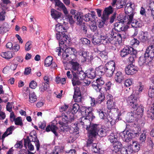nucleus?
<instances>
[{
	"mask_svg": "<svg viewBox=\"0 0 154 154\" xmlns=\"http://www.w3.org/2000/svg\"><path fill=\"white\" fill-rule=\"evenodd\" d=\"M97 34L98 35H99V37H100L101 42L102 40H103V42L104 41L105 42H104L105 43H107L108 42L107 41L108 38H107V36L106 35H105L103 32L101 33H100V32H98Z\"/></svg>",
	"mask_w": 154,
	"mask_h": 154,
	"instance_id": "nucleus-39",
	"label": "nucleus"
},
{
	"mask_svg": "<svg viewBox=\"0 0 154 154\" xmlns=\"http://www.w3.org/2000/svg\"><path fill=\"white\" fill-rule=\"evenodd\" d=\"M121 136L122 140L125 142H128L130 139L133 137L134 135L130 131H124L122 133Z\"/></svg>",
	"mask_w": 154,
	"mask_h": 154,
	"instance_id": "nucleus-10",
	"label": "nucleus"
},
{
	"mask_svg": "<svg viewBox=\"0 0 154 154\" xmlns=\"http://www.w3.org/2000/svg\"><path fill=\"white\" fill-rule=\"evenodd\" d=\"M75 50L72 48H68L66 49L65 51L66 53L70 55V57H75L74 53Z\"/></svg>",
	"mask_w": 154,
	"mask_h": 154,
	"instance_id": "nucleus-26",
	"label": "nucleus"
},
{
	"mask_svg": "<svg viewBox=\"0 0 154 154\" xmlns=\"http://www.w3.org/2000/svg\"><path fill=\"white\" fill-rule=\"evenodd\" d=\"M100 127V125H99L92 123L88 128H86V129L88 131V137H95L97 134V132Z\"/></svg>",
	"mask_w": 154,
	"mask_h": 154,
	"instance_id": "nucleus-6",
	"label": "nucleus"
},
{
	"mask_svg": "<svg viewBox=\"0 0 154 154\" xmlns=\"http://www.w3.org/2000/svg\"><path fill=\"white\" fill-rule=\"evenodd\" d=\"M82 57L84 58L83 60H82L83 62H85L87 60L88 56V52L85 51H82L80 53ZM83 60V59H82Z\"/></svg>",
	"mask_w": 154,
	"mask_h": 154,
	"instance_id": "nucleus-55",
	"label": "nucleus"
},
{
	"mask_svg": "<svg viewBox=\"0 0 154 154\" xmlns=\"http://www.w3.org/2000/svg\"><path fill=\"white\" fill-rule=\"evenodd\" d=\"M97 71L98 74L102 75L105 74V66L104 67L103 66H100L97 68Z\"/></svg>",
	"mask_w": 154,
	"mask_h": 154,
	"instance_id": "nucleus-37",
	"label": "nucleus"
},
{
	"mask_svg": "<svg viewBox=\"0 0 154 154\" xmlns=\"http://www.w3.org/2000/svg\"><path fill=\"white\" fill-rule=\"evenodd\" d=\"M78 74V77L80 80H83L84 79L86 76H87L86 74L82 70H80L76 72Z\"/></svg>",
	"mask_w": 154,
	"mask_h": 154,
	"instance_id": "nucleus-35",
	"label": "nucleus"
},
{
	"mask_svg": "<svg viewBox=\"0 0 154 154\" xmlns=\"http://www.w3.org/2000/svg\"><path fill=\"white\" fill-rule=\"evenodd\" d=\"M108 40L109 42L112 44H115L116 42L118 40V39H120V43H121L122 41L121 35L120 34H117L114 33V32L112 31L110 35L109 36Z\"/></svg>",
	"mask_w": 154,
	"mask_h": 154,
	"instance_id": "nucleus-9",
	"label": "nucleus"
},
{
	"mask_svg": "<svg viewBox=\"0 0 154 154\" xmlns=\"http://www.w3.org/2000/svg\"><path fill=\"white\" fill-rule=\"evenodd\" d=\"M115 80L116 82L119 83H121L124 80L121 72L119 71L116 73L115 77Z\"/></svg>",
	"mask_w": 154,
	"mask_h": 154,
	"instance_id": "nucleus-20",
	"label": "nucleus"
},
{
	"mask_svg": "<svg viewBox=\"0 0 154 154\" xmlns=\"http://www.w3.org/2000/svg\"><path fill=\"white\" fill-rule=\"evenodd\" d=\"M72 84L73 86L77 85H78L81 84V82L79 81V78L78 74L76 72L72 70Z\"/></svg>",
	"mask_w": 154,
	"mask_h": 154,
	"instance_id": "nucleus-12",
	"label": "nucleus"
},
{
	"mask_svg": "<svg viewBox=\"0 0 154 154\" xmlns=\"http://www.w3.org/2000/svg\"><path fill=\"white\" fill-rule=\"evenodd\" d=\"M128 16H123L122 17L121 19H120V20H119V21L120 22H121L122 23H126L127 22V24H128L129 26V27H130L131 26V27H133L131 26V24H129L128 23V22L129 21V17L128 18Z\"/></svg>",
	"mask_w": 154,
	"mask_h": 154,
	"instance_id": "nucleus-34",
	"label": "nucleus"
},
{
	"mask_svg": "<svg viewBox=\"0 0 154 154\" xmlns=\"http://www.w3.org/2000/svg\"><path fill=\"white\" fill-rule=\"evenodd\" d=\"M99 35H98L97 36L96 35L95 36H94V37L92 39V42L95 44V45H97L99 44L101 42V40L100 38V37H99Z\"/></svg>",
	"mask_w": 154,
	"mask_h": 154,
	"instance_id": "nucleus-40",
	"label": "nucleus"
},
{
	"mask_svg": "<svg viewBox=\"0 0 154 154\" xmlns=\"http://www.w3.org/2000/svg\"><path fill=\"white\" fill-rule=\"evenodd\" d=\"M62 57L63 59L66 60V61L71 60L72 57H70V55L64 52L62 54Z\"/></svg>",
	"mask_w": 154,
	"mask_h": 154,
	"instance_id": "nucleus-47",
	"label": "nucleus"
},
{
	"mask_svg": "<svg viewBox=\"0 0 154 154\" xmlns=\"http://www.w3.org/2000/svg\"><path fill=\"white\" fill-rule=\"evenodd\" d=\"M90 28L91 30L93 32L95 31L97 29L96 23L94 22L91 23L90 25Z\"/></svg>",
	"mask_w": 154,
	"mask_h": 154,
	"instance_id": "nucleus-52",
	"label": "nucleus"
},
{
	"mask_svg": "<svg viewBox=\"0 0 154 154\" xmlns=\"http://www.w3.org/2000/svg\"><path fill=\"white\" fill-rule=\"evenodd\" d=\"M92 86L94 89L95 90L97 91H100L101 89L100 86L97 85V83H96V84H92Z\"/></svg>",
	"mask_w": 154,
	"mask_h": 154,
	"instance_id": "nucleus-63",
	"label": "nucleus"
},
{
	"mask_svg": "<svg viewBox=\"0 0 154 154\" xmlns=\"http://www.w3.org/2000/svg\"><path fill=\"white\" fill-rule=\"evenodd\" d=\"M134 50L132 47H126L123 48L120 52V55L122 57H125L128 54H130V56L128 59L129 61L132 63L134 61L135 54L134 53Z\"/></svg>",
	"mask_w": 154,
	"mask_h": 154,
	"instance_id": "nucleus-4",
	"label": "nucleus"
},
{
	"mask_svg": "<svg viewBox=\"0 0 154 154\" xmlns=\"http://www.w3.org/2000/svg\"><path fill=\"white\" fill-rule=\"evenodd\" d=\"M147 116L148 117L152 120L154 119V112H152L150 111H147Z\"/></svg>",
	"mask_w": 154,
	"mask_h": 154,
	"instance_id": "nucleus-59",
	"label": "nucleus"
},
{
	"mask_svg": "<svg viewBox=\"0 0 154 154\" xmlns=\"http://www.w3.org/2000/svg\"><path fill=\"white\" fill-rule=\"evenodd\" d=\"M51 15L55 19L61 17V13L54 9H51Z\"/></svg>",
	"mask_w": 154,
	"mask_h": 154,
	"instance_id": "nucleus-24",
	"label": "nucleus"
},
{
	"mask_svg": "<svg viewBox=\"0 0 154 154\" xmlns=\"http://www.w3.org/2000/svg\"><path fill=\"white\" fill-rule=\"evenodd\" d=\"M154 57V52L148 51L146 50L145 53L144 54V57L145 58L149 60V58L152 59Z\"/></svg>",
	"mask_w": 154,
	"mask_h": 154,
	"instance_id": "nucleus-27",
	"label": "nucleus"
},
{
	"mask_svg": "<svg viewBox=\"0 0 154 154\" xmlns=\"http://www.w3.org/2000/svg\"><path fill=\"white\" fill-rule=\"evenodd\" d=\"M63 121L64 123L67 124L71 123L74 120V115L70 112L63 113L62 114Z\"/></svg>",
	"mask_w": 154,
	"mask_h": 154,
	"instance_id": "nucleus-8",
	"label": "nucleus"
},
{
	"mask_svg": "<svg viewBox=\"0 0 154 154\" xmlns=\"http://www.w3.org/2000/svg\"><path fill=\"white\" fill-rule=\"evenodd\" d=\"M149 9H148V10H149L151 11V14L152 16L153 19H154V2H152L150 4L149 7Z\"/></svg>",
	"mask_w": 154,
	"mask_h": 154,
	"instance_id": "nucleus-49",
	"label": "nucleus"
},
{
	"mask_svg": "<svg viewBox=\"0 0 154 154\" xmlns=\"http://www.w3.org/2000/svg\"><path fill=\"white\" fill-rule=\"evenodd\" d=\"M99 54L102 58L104 60H106L107 58V53L105 51H100Z\"/></svg>",
	"mask_w": 154,
	"mask_h": 154,
	"instance_id": "nucleus-53",
	"label": "nucleus"
},
{
	"mask_svg": "<svg viewBox=\"0 0 154 154\" xmlns=\"http://www.w3.org/2000/svg\"><path fill=\"white\" fill-rule=\"evenodd\" d=\"M134 95L132 94L128 97V103L132 107V108L134 109V103L135 102Z\"/></svg>",
	"mask_w": 154,
	"mask_h": 154,
	"instance_id": "nucleus-32",
	"label": "nucleus"
},
{
	"mask_svg": "<svg viewBox=\"0 0 154 154\" xmlns=\"http://www.w3.org/2000/svg\"><path fill=\"white\" fill-rule=\"evenodd\" d=\"M53 58L51 56H48L45 59L44 62L45 65L46 66H49L52 64Z\"/></svg>",
	"mask_w": 154,
	"mask_h": 154,
	"instance_id": "nucleus-31",
	"label": "nucleus"
},
{
	"mask_svg": "<svg viewBox=\"0 0 154 154\" xmlns=\"http://www.w3.org/2000/svg\"><path fill=\"white\" fill-rule=\"evenodd\" d=\"M75 59L71 58V60L69 61L72 65V71L76 72L81 70V68L79 67V64L77 62H75Z\"/></svg>",
	"mask_w": 154,
	"mask_h": 154,
	"instance_id": "nucleus-14",
	"label": "nucleus"
},
{
	"mask_svg": "<svg viewBox=\"0 0 154 154\" xmlns=\"http://www.w3.org/2000/svg\"><path fill=\"white\" fill-rule=\"evenodd\" d=\"M57 1H58V3L57 2V6L62 9L63 12L65 15H69V14H68V12L64 4L61 1L59 2L58 0Z\"/></svg>",
	"mask_w": 154,
	"mask_h": 154,
	"instance_id": "nucleus-25",
	"label": "nucleus"
},
{
	"mask_svg": "<svg viewBox=\"0 0 154 154\" xmlns=\"http://www.w3.org/2000/svg\"><path fill=\"white\" fill-rule=\"evenodd\" d=\"M109 139L110 140V141L111 143H114L117 140V139L116 137H115L113 134H111L109 136Z\"/></svg>",
	"mask_w": 154,
	"mask_h": 154,
	"instance_id": "nucleus-54",
	"label": "nucleus"
},
{
	"mask_svg": "<svg viewBox=\"0 0 154 154\" xmlns=\"http://www.w3.org/2000/svg\"><path fill=\"white\" fill-rule=\"evenodd\" d=\"M37 99V97L34 92L29 93V102L31 103H34Z\"/></svg>",
	"mask_w": 154,
	"mask_h": 154,
	"instance_id": "nucleus-33",
	"label": "nucleus"
},
{
	"mask_svg": "<svg viewBox=\"0 0 154 154\" xmlns=\"http://www.w3.org/2000/svg\"><path fill=\"white\" fill-rule=\"evenodd\" d=\"M83 15L81 12H77L76 14L75 15L69 14L65 15V18L71 24H73L76 20L77 24L78 25H81L83 22Z\"/></svg>",
	"mask_w": 154,
	"mask_h": 154,
	"instance_id": "nucleus-3",
	"label": "nucleus"
},
{
	"mask_svg": "<svg viewBox=\"0 0 154 154\" xmlns=\"http://www.w3.org/2000/svg\"><path fill=\"white\" fill-rule=\"evenodd\" d=\"M32 48V42L31 41L27 42L25 44V48L26 51H29Z\"/></svg>",
	"mask_w": 154,
	"mask_h": 154,
	"instance_id": "nucleus-51",
	"label": "nucleus"
},
{
	"mask_svg": "<svg viewBox=\"0 0 154 154\" xmlns=\"http://www.w3.org/2000/svg\"><path fill=\"white\" fill-rule=\"evenodd\" d=\"M55 30L58 33H61V34L66 31L65 27H63L62 25H60L59 24H57L56 25Z\"/></svg>",
	"mask_w": 154,
	"mask_h": 154,
	"instance_id": "nucleus-28",
	"label": "nucleus"
},
{
	"mask_svg": "<svg viewBox=\"0 0 154 154\" xmlns=\"http://www.w3.org/2000/svg\"><path fill=\"white\" fill-rule=\"evenodd\" d=\"M146 135L145 133L142 134L139 138L140 142V143H142L143 142H144L146 140Z\"/></svg>",
	"mask_w": 154,
	"mask_h": 154,
	"instance_id": "nucleus-58",
	"label": "nucleus"
},
{
	"mask_svg": "<svg viewBox=\"0 0 154 154\" xmlns=\"http://www.w3.org/2000/svg\"><path fill=\"white\" fill-rule=\"evenodd\" d=\"M14 129V127L13 126H11L10 127L7 129L6 131L5 132L2 136L1 139L3 141L4 138L7 136L12 133Z\"/></svg>",
	"mask_w": 154,
	"mask_h": 154,
	"instance_id": "nucleus-18",
	"label": "nucleus"
},
{
	"mask_svg": "<svg viewBox=\"0 0 154 154\" xmlns=\"http://www.w3.org/2000/svg\"><path fill=\"white\" fill-rule=\"evenodd\" d=\"M31 133H30V136L32 137V141L34 142L36 147L37 150L38 151L40 147V143L38 140L37 138V136L35 134L31 135Z\"/></svg>",
	"mask_w": 154,
	"mask_h": 154,
	"instance_id": "nucleus-19",
	"label": "nucleus"
},
{
	"mask_svg": "<svg viewBox=\"0 0 154 154\" xmlns=\"http://www.w3.org/2000/svg\"><path fill=\"white\" fill-rule=\"evenodd\" d=\"M105 96L103 94L101 93V94L99 95L97 99V103H101L104 100Z\"/></svg>",
	"mask_w": 154,
	"mask_h": 154,
	"instance_id": "nucleus-50",
	"label": "nucleus"
},
{
	"mask_svg": "<svg viewBox=\"0 0 154 154\" xmlns=\"http://www.w3.org/2000/svg\"><path fill=\"white\" fill-rule=\"evenodd\" d=\"M143 107L141 105L137 107L135 110V117L140 119L143 116Z\"/></svg>",
	"mask_w": 154,
	"mask_h": 154,
	"instance_id": "nucleus-16",
	"label": "nucleus"
},
{
	"mask_svg": "<svg viewBox=\"0 0 154 154\" xmlns=\"http://www.w3.org/2000/svg\"><path fill=\"white\" fill-rule=\"evenodd\" d=\"M128 29L127 26H123L121 22H116L114 25V29L115 30L120 32L121 31H125Z\"/></svg>",
	"mask_w": 154,
	"mask_h": 154,
	"instance_id": "nucleus-13",
	"label": "nucleus"
},
{
	"mask_svg": "<svg viewBox=\"0 0 154 154\" xmlns=\"http://www.w3.org/2000/svg\"><path fill=\"white\" fill-rule=\"evenodd\" d=\"M108 97L110 98L108 100L106 103L107 104L108 108L109 109H113L115 107V103L113 100L111 99L112 98V97L111 95H108Z\"/></svg>",
	"mask_w": 154,
	"mask_h": 154,
	"instance_id": "nucleus-22",
	"label": "nucleus"
},
{
	"mask_svg": "<svg viewBox=\"0 0 154 154\" xmlns=\"http://www.w3.org/2000/svg\"><path fill=\"white\" fill-rule=\"evenodd\" d=\"M57 129V127L55 125H49L46 128V131L47 132H48L51 130L54 134L55 136H57L58 134L56 131Z\"/></svg>",
	"mask_w": 154,
	"mask_h": 154,
	"instance_id": "nucleus-23",
	"label": "nucleus"
},
{
	"mask_svg": "<svg viewBox=\"0 0 154 154\" xmlns=\"http://www.w3.org/2000/svg\"><path fill=\"white\" fill-rule=\"evenodd\" d=\"M96 82L97 83V85L100 86L103 85L105 83L104 81L101 78L97 79L96 80Z\"/></svg>",
	"mask_w": 154,
	"mask_h": 154,
	"instance_id": "nucleus-60",
	"label": "nucleus"
},
{
	"mask_svg": "<svg viewBox=\"0 0 154 154\" xmlns=\"http://www.w3.org/2000/svg\"><path fill=\"white\" fill-rule=\"evenodd\" d=\"M125 0H112V5L114 6L116 5V8L119 9L122 8L126 4Z\"/></svg>",
	"mask_w": 154,
	"mask_h": 154,
	"instance_id": "nucleus-11",
	"label": "nucleus"
},
{
	"mask_svg": "<svg viewBox=\"0 0 154 154\" xmlns=\"http://www.w3.org/2000/svg\"><path fill=\"white\" fill-rule=\"evenodd\" d=\"M134 110L133 111H131V112L129 113L127 118L128 119V117H129V119L127 120V122H132L134 120Z\"/></svg>",
	"mask_w": 154,
	"mask_h": 154,
	"instance_id": "nucleus-46",
	"label": "nucleus"
},
{
	"mask_svg": "<svg viewBox=\"0 0 154 154\" xmlns=\"http://www.w3.org/2000/svg\"><path fill=\"white\" fill-rule=\"evenodd\" d=\"M84 20L86 21H89L91 20V13H88L85 15L84 16Z\"/></svg>",
	"mask_w": 154,
	"mask_h": 154,
	"instance_id": "nucleus-56",
	"label": "nucleus"
},
{
	"mask_svg": "<svg viewBox=\"0 0 154 154\" xmlns=\"http://www.w3.org/2000/svg\"><path fill=\"white\" fill-rule=\"evenodd\" d=\"M82 107L80 109L79 105L78 104L75 103L73 105L72 112H71L73 114L74 113H75L79 111L81 112V110Z\"/></svg>",
	"mask_w": 154,
	"mask_h": 154,
	"instance_id": "nucleus-38",
	"label": "nucleus"
},
{
	"mask_svg": "<svg viewBox=\"0 0 154 154\" xmlns=\"http://www.w3.org/2000/svg\"><path fill=\"white\" fill-rule=\"evenodd\" d=\"M112 8L111 6H109L108 8H106L103 12L102 18L103 20L100 21L98 27L100 28H102L103 27L105 21L108 19L109 15L111 14L112 12Z\"/></svg>",
	"mask_w": 154,
	"mask_h": 154,
	"instance_id": "nucleus-5",
	"label": "nucleus"
},
{
	"mask_svg": "<svg viewBox=\"0 0 154 154\" xmlns=\"http://www.w3.org/2000/svg\"><path fill=\"white\" fill-rule=\"evenodd\" d=\"M80 40L82 43L84 45L89 46L90 45V41L87 38H82Z\"/></svg>",
	"mask_w": 154,
	"mask_h": 154,
	"instance_id": "nucleus-43",
	"label": "nucleus"
},
{
	"mask_svg": "<svg viewBox=\"0 0 154 154\" xmlns=\"http://www.w3.org/2000/svg\"><path fill=\"white\" fill-rule=\"evenodd\" d=\"M122 145L121 143L119 141H116L113 144L114 149L113 150L115 152H117L120 151L122 148Z\"/></svg>",
	"mask_w": 154,
	"mask_h": 154,
	"instance_id": "nucleus-21",
	"label": "nucleus"
},
{
	"mask_svg": "<svg viewBox=\"0 0 154 154\" xmlns=\"http://www.w3.org/2000/svg\"><path fill=\"white\" fill-rule=\"evenodd\" d=\"M49 86L48 84H46L45 83H42L40 85L39 89L41 91L44 92L48 89Z\"/></svg>",
	"mask_w": 154,
	"mask_h": 154,
	"instance_id": "nucleus-42",
	"label": "nucleus"
},
{
	"mask_svg": "<svg viewBox=\"0 0 154 154\" xmlns=\"http://www.w3.org/2000/svg\"><path fill=\"white\" fill-rule=\"evenodd\" d=\"M132 81L131 79H128L125 80L124 83L125 85L127 87H129L132 84Z\"/></svg>",
	"mask_w": 154,
	"mask_h": 154,
	"instance_id": "nucleus-64",
	"label": "nucleus"
},
{
	"mask_svg": "<svg viewBox=\"0 0 154 154\" xmlns=\"http://www.w3.org/2000/svg\"><path fill=\"white\" fill-rule=\"evenodd\" d=\"M135 8V5L134 4L127 3L126 4L125 8V11L126 14H128V16L129 17V21L128 23L130 24L131 23V26L135 27L134 20L133 16L134 15V11Z\"/></svg>",
	"mask_w": 154,
	"mask_h": 154,
	"instance_id": "nucleus-2",
	"label": "nucleus"
},
{
	"mask_svg": "<svg viewBox=\"0 0 154 154\" xmlns=\"http://www.w3.org/2000/svg\"><path fill=\"white\" fill-rule=\"evenodd\" d=\"M6 13L5 11L4 10H3L0 12V20H4L5 18V14Z\"/></svg>",
	"mask_w": 154,
	"mask_h": 154,
	"instance_id": "nucleus-61",
	"label": "nucleus"
},
{
	"mask_svg": "<svg viewBox=\"0 0 154 154\" xmlns=\"http://www.w3.org/2000/svg\"><path fill=\"white\" fill-rule=\"evenodd\" d=\"M95 137H88V140L87 143V147L90 146V145L92 143Z\"/></svg>",
	"mask_w": 154,
	"mask_h": 154,
	"instance_id": "nucleus-57",
	"label": "nucleus"
},
{
	"mask_svg": "<svg viewBox=\"0 0 154 154\" xmlns=\"http://www.w3.org/2000/svg\"><path fill=\"white\" fill-rule=\"evenodd\" d=\"M82 23V22L81 25H79L81 26V29L82 31V33L85 34L87 32V25L85 23Z\"/></svg>",
	"mask_w": 154,
	"mask_h": 154,
	"instance_id": "nucleus-45",
	"label": "nucleus"
},
{
	"mask_svg": "<svg viewBox=\"0 0 154 154\" xmlns=\"http://www.w3.org/2000/svg\"><path fill=\"white\" fill-rule=\"evenodd\" d=\"M1 55L3 57L7 59H11L13 57L12 54L10 51L2 52Z\"/></svg>",
	"mask_w": 154,
	"mask_h": 154,
	"instance_id": "nucleus-29",
	"label": "nucleus"
},
{
	"mask_svg": "<svg viewBox=\"0 0 154 154\" xmlns=\"http://www.w3.org/2000/svg\"><path fill=\"white\" fill-rule=\"evenodd\" d=\"M148 94L149 97L151 98L154 97V86H150Z\"/></svg>",
	"mask_w": 154,
	"mask_h": 154,
	"instance_id": "nucleus-44",
	"label": "nucleus"
},
{
	"mask_svg": "<svg viewBox=\"0 0 154 154\" xmlns=\"http://www.w3.org/2000/svg\"><path fill=\"white\" fill-rule=\"evenodd\" d=\"M100 127L97 132V134L101 137H103L106 135V132L105 130L101 128Z\"/></svg>",
	"mask_w": 154,
	"mask_h": 154,
	"instance_id": "nucleus-36",
	"label": "nucleus"
},
{
	"mask_svg": "<svg viewBox=\"0 0 154 154\" xmlns=\"http://www.w3.org/2000/svg\"><path fill=\"white\" fill-rule=\"evenodd\" d=\"M130 64L125 69V72L128 75H133L135 72V66L132 64Z\"/></svg>",
	"mask_w": 154,
	"mask_h": 154,
	"instance_id": "nucleus-15",
	"label": "nucleus"
},
{
	"mask_svg": "<svg viewBox=\"0 0 154 154\" xmlns=\"http://www.w3.org/2000/svg\"><path fill=\"white\" fill-rule=\"evenodd\" d=\"M81 111L82 115L84 116L81 119V124L88 128L92 124L90 121L95 118L93 113V108L91 107L88 108L82 107Z\"/></svg>",
	"mask_w": 154,
	"mask_h": 154,
	"instance_id": "nucleus-1",
	"label": "nucleus"
},
{
	"mask_svg": "<svg viewBox=\"0 0 154 154\" xmlns=\"http://www.w3.org/2000/svg\"><path fill=\"white\" fill-rule=\"evenodd\" d=\"M87 77L91 79H93L96 76L95 71L94 69H89L86 73Z\"/></svg>",
	"mask_w": 154,
	"mask_h": 154,
	"instance_id": "nucleus-30",
	"label": "nucleus"
},
{
	"mask_svg": "<svg viewBox=\"0 0 154 154\" xmlns=\"http://www.w3.org/2000/svg\"><path fill=\"white\" fill-rule=\"evenodd\" d=\"M115 70V63L113 61L107 63L105 64V75L108 77L113 75Z\"/></svg>",
	"mask_w": 154,
	"mask_h": 154,
	"instance_id": "nucleus-7",
	"label": "nucleus"
},
{
	"mask_svg": "<svg viewBox=\"0 0 154 154\" xmlns=\"http://www.w3.org/2000/svg\"><path fill=\"white\" fill-rule=\"evenodd\" d=\"M147 59L145 58V57L143 56L140 57L138 61V63L140 66H141L143 65L146 62V60Z\"/></svg>",
	"mask_w": 154,
	"mask_h": 154,
	"instance_id": "nucleus-48",
	"label": "nucleus"
},
{
	"mask_svg": "<svg viewBox=\"0 0 154 154\" xmlns=\"http://www.w3.org/2000/svg\"><path fill=\"white\" fill-rule=\"evenodd\" d=\"M15 125L22 126L23 125V123L22 119L21 117H18L17 118H14V120Z\"/></svg>",
	"mask_w": 154,
	"mask_h": 154,
	"instance_id": "nucleus-41",
	"label": "nucleus"
},
{
	"mask_svg": "<svg viewBox=\"0 0 154 154\" xmlns=\"http://www.w3.org/2000/svg\"><path fill=\"white\" fill-rule=\"evenodd\" d=\"M62 36L61 38L60 41H59V46H60V45H63L65 44L66 45L67 43H68L69 42V38L68 36L64 33H62Z\"/></svg>",
	"mask_w": 154,
	"mask_h": 154,
	"instance_id": "nucleus-17",
	"label": "nucleus"
},
{
	"mask_svg": "<svg viewBox=\"0 0 154 154\" xmlns=\"http://www.w3.org/2000/svg\"><path fill=\"white\" fill-rule=\"evenodd\" d=\"M73 99L75 102L78 103L81 102L82 100L81 95L73 96Z\"/></svg>",
	"mask_w": 154,
	"mask_h": 154,
	"instance_id": "nucleus-62",
	"label": "nucleus"
}]
</instances>
